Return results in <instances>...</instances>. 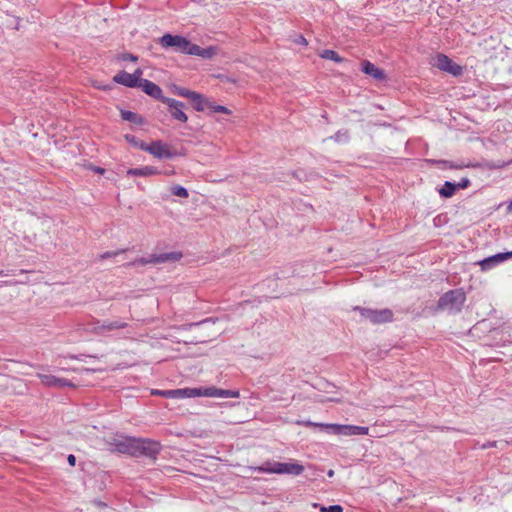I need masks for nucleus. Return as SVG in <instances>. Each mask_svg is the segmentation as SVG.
<instances>
[{"instance_id":"obj_22","label":"nucleus","mask_w":512,"mask_h":512,"mask_svg":"<svg viewBox=\"0 0 512 512\" xmlns=\"http://www.w3.org/2000/svg\"><path fill=\"white\" fill-rule=\"evenodd\" d=\"M125 327H127V323L124 321H121V320H113V321L106 320L101 325V329L108 330V331H111L114 329L125 328Z\"/></svg>"},{"instance_id":"obj_34","label":"nucleus","mask_w":512,"mask_h":512,"mask_svg":"<svg viewBox=\"0 0 512 512\" xmlns=\"http://www.w3.org/2000/svg\"><path fill=\"white\" fill-rule=\"evenodd\" d=\"M470 185V180L468 178H462L458 183H456L457 190L458 189H466Z\"/></svg>"},{"instance_id":"obj_8","label":"nucleus","mask_w":512,"mask_h":512,"mask_svg":"<svg viewBox=\"0 0 512 512\" xmlns=\"http://www.w3.org/2000/svg\"><path fill=\"white\" fill-rule=\"evenodd\" d=\"M433 66L438 69L448 72L453 76H459L463 72V68L454 63L448 56L444 54H437L433 60Z\"/></svg>"},{"instance_id":"obj_21","label":"nucleus","mask_w":512,"mask_h":512,"mask_svg":"<svg viewBox=\"0 0 512 512\" xmlns=\"http://www.w3.org/2000/svg\"><path fill=\"white\" fill-rule=\"evenodd\" d=\"M121 117L123 120L132 122L137 125H142L145 122L142 116L128 110H122Z\"/></svg>"},{"instance_id":"obj_33","label":"nucleus","mask_w":512,"mask_h":512,"mask_svg":"<svg viewBox=\"0 0 512 512\" xmlns=\"http://www.w3.org/2000/svg\"><path fill=\"white\" fill-rule=\"evenodd\" d=\"M132 76L135 78L136 82L140 85L141 82L144 80L142 78L143 70L141 68H137L133 73H131Z\"/></svg>"},{"instance_id":"obj_12","label":"nucleus","mask_w":512,"mask_h":512,"mask_svg":"<svg viewBox=\"0 0 512 512\" xmlns=\"http://www.w3.org/2000/svg\"><path fill=\"white\" fill-rule=\"evenodd\" d=\"M512 257V252L498 253L490 256L479 262V265L483 271H487L495 267L496 265L503 263Z\"/></svg>"},{"instance_id":"obj_26","label":"nucleus","mask_w":512,"mask_h":512,"mask_svg":"<svg viewBox=\"0 0 512 512\" xmlns=\"http://www.w3.org/2000/svg\"><path fill=\"white\" fill-rule=\"evenodd\" d=\"M175 92H176L177 95L185 97V98H188V99H194V98L197 99L198 98V93L197 92L188 90V89L183 88V87H177Z\"/></svg>"},{"instance_id":"obj_17","label":"nucleus","mask_w":512,"mask_h":512,"mask_svg":"<svg viewBox=\"0 0 512 512\" xmlns=\"http://www.w3.org/2000/svg\"><path fill=\"white\" fill-rule=\"evenodd\" d=\"M362 71L367 74V75H370L371 77H373L374 79L376 80H384L385 79V73L382 69H379L378 67H376L373 63H371L370 61H363L362 63Z\"/></svg>"},{"instance_id":"obj_45","label":"nucleus","mask_w":512,"mask_h":512,"mask_svg":"<svg viewBox=\"0 0 512 512\" xmlns=\"http://www.w3.org/2000/svg\"><path fill=\"white\" fill-rule=\"evenodd\" d=\"M97 172H103V169L98 168V169H97Z\"/></svg>"},{"instance_id":"obj_15","label":"nucleus","mask_w":512,"mask_h":512,"mask_svg":"<svg viewBox=\"0 0 512 512\" xmlns=\"http://www.w3.org/2000/svg\"><path fill=\"white\" fill-rule=\"evenodd\" d=\"M136 438L125 437L115 441V448L121 453L136 455Z\"/></svg>"},{"instance_id":"obj_6","label":"nucleus","mask_w":512,"mask_h":512,"mask_svg":"<svg viewBox=\"0 0 512 512\" xmlns=\"http://www.w3.org/2000/svg\"><path fill=\"white\" fill-rule=\"evenodd\" d=\"M182 258L181 252H167V253H160V254H152L147 258H138L134 260L133 262L129 263V266H135V265H147V264H159V263H165V262H175Z\"/></svg>"},{"instance_id":"obj_19","label":"nucleus","mask_w":512,"mask_h":512,"mask_svg":"<svg viewBox=\"0 0 512 512\" xmlns=\"http://www.w3.org/2000/svg\"><path fill=\"white\" fill-rule=\"evenodd\" d=\"M190 55L200 56L204 59H211L216 55V48H201L200 46L193 44V47L190 49Z\"/></svg>"},{"instance_id":"obj_7","label":"nucleus","mask_w":512,"mask_h":512,"mask_svg":"<svg viewBox=\"0 0 512 512\" xmlns=\"http://www.w3.org/2000/svg\"><path fill=\"white\" fill-rule=\"evenodd\" d=\"M140 149L150 153L158 159H170L174 156L169 145L162 141H153L150 144L141 143Z\"/></svg>"},{"instance_id":"obj_13","label":"nucleus","mask_w":512,"mask_h":512,"mask_svg":"<svg viewBox=\"0 0 512 512\" xmlns=\"http://www.w3.org/2000/svg\"><path fill=\"white\" fill-rule=\"evenodd\" d=\"M144 93L149 95L150 97L159 100L163 103V99L167 97L163 96L162 89L155 83L149 80H143L139 87Z\"/></svg>"},{"instance_id":"obj_25","label":"nucleus","mask_w":512,"mask_h":512,"mask_svg":"<svg viewBox=\"0 0 512 512\" xmlns=\"http://www.w3.org/2000/svg\"><path fill=\"white\" fill-rule=\"evenodd\" d=\"M313 507L318 508L320 512H343V507L341 505L323 506L318 503H314Z\"/></svg>"},{"instance_id":"obj_10","label":"nucleus","mask_w":512,"mask_h":512,"mask_svg":"<svg viewBox=\"0 0 512 512\" xmlns=\"http://www.w3.org/2000/svg\"><path fill=\"white\" fill-rule=\"evenodd\" d=\"M163 103L169 108L171 116L182 123L187 122L188 117L184 112L185 104L173 98L163 99Z\"/></svg>"},{"instance_id":"obj_42","label":"nucleus","mask_w":512,"mask_h":512,"mask_svg":"<svg viewBox=\"0 0 512 512\" xmlns=\"http://www.w3.org/2000/svg\"><path fill=\"white\" fill-rule=\"evenodd\" d=\"M333 475H334V471H333V470H329V471H328V476H329V477H332Z\"/></svg>"},{"instance_id":"obj_27","label":"nucleus","mask_w":512,"mask_h":512,"mask_svg":"<svg viewBox=\"0 0 512 512\" xmlns=\"http://www.w3.org/2000/svg\"><path fill=\"white\" fill-rule=\"evenodd\" d=\"M193 103H194V107L197 111H204L205 109V106L207 105L208 106V103L207 101L205 100V98L198 93V98L197 99H190Z\"/></svg>"},{"instance_id":"obj_11","label":"nucleus","mask_w":512,"mask_h":512,"mask_svg":"<svg viewBox=\"0 0 512 512\" xmlns=\"http://www.w3.org/2000/svg\"><path fill=\"white\" fill-rule=\"evenodd\" d=\"M41 383L47 387H74V384L65 378H58L51 374L37 373Z\"/></svg>"},{"instance_id":"obj_5","label":"nucleus","mask_w":512,"mask_h":512,"mask_svg":"<svg viewBox=\"0 0 512 512\" xmlns=\"http://www.w3.org/2000/svg\"><path fill=\"white\" fill-rule=\"evenodd\" d=\"M355 310H358L363 318L373 324H382L393 320V312L388 308L377 310L356 307Z\"/></svg>"},{"instance_id":"obj_40","label":"nucleus","mask_w":512,"mask_h":512,"mask_svg":"<svg viewBox=\"0 0 512 512\" xmlns=\"http://www.w3.org/2000/svg\"><path fill=\"white\" fill-rule=\"evenodd\" d=\"M68 460V463L71 465V466H75L76 464V457L72 454H70L67 458Z\"/></svg>"},{"instance_id":"obj_31","label":"nucleus","mask_w":512,"mask_h":512,"mask_svg":"<svg viewBox=\"0 0 512 512\" xmlns=\"http://www.w3.org/2000/svg\"><path fill=\"white\" fill-rule=\"evenodd\" d=\"M208 107L213 112H219V113H225V114H229L230 113V110L228 108H226L225 106L215 105V104L208 103Z\"/></svg>"},{"instance_id":"obj_2","label":"nucleus","mask_w":512,"mask_h":512,"mask_svg":"<svg viewBox=\"0 0 512 512\" xmlns=\"http://www.w3.org/2000/svg\"><path fill=\"white\" fill-rule=\"evenodd\" d=\"M465 300V293L461 289L450 290L440 297L438 308L454 314L461 310Z\"/></svg>"},{"instance_id":"obj_39","label":"nucleus","mask_w":512,"mask_h":512,"mask_svg":"<svg viewBox=\"0 0 512 512\" xmlns=\"http://www.w3.org/2000/svg\"><path fill=\"white\" fill-rule=\"evenodd\" d=\"M118 254H119V252H105V253H104V254H102L100 257H101L102 259H104V258H108V257L116 256V255H118Z\"/></svg>"},{"instance_id":"obj_35","label":"nucleus","mask_w":512,"mask_h":512,"mask_svg":"<svg viewBox=\"0 0 512 512\" xmlns=\"http://www.w3.org/2000/svg\"><path fill=\"white\" fill-rule=\"evenodd\" d=\"M122 60L124 61H132V62H135L137 61L138 57L133 55V54H130V53H125L121 56Z\"/></svg>"},{"instance_id":"obj_43","label":"nucleus","mask_w":512,"mask_h":512,"mask_svg":"<svg viewBox=\"0 0 512 512\" xmlns=\"http://www.w3.org/2000/svg\"><path fill=\"white\" fill-rule=\"evenodd\" d=\"M161 392H162V391H160V390H156V391H155V392H153V393H154V394H156V395H161Z\"/></svg>"},{"instance_id":"obj_20","label":"nucleus","mask_w":512,"mask_h":512,"mask_svg":"<svg viewBox=\"0 0 512 512\" xmlns=\"http://www.w3.org/2000/svg\"><path fill=\"white\" fill-rule=\"evenodd\" d=\"M457 191L456 183L446 181L441 188L438 189V193L442 198H450Z\"/></svg>"},{"instance_id":"obj_30","label":"nucleus","mask_w":512,"mask_h":512,"mask_svg":"<svg viewBox=\"0 0 512 512\" xmlns=\"http://www.w3.org/2000/svg\"><path fill=\"white\" fill-rule=\"evenodd\" d=\"M331 139L338 143H346L349 140V134L346 130L338 131L334 136L331 137Z\"/></svg>"},{"instance_id":"obj_41","label":"nucleus","mask_w":512,"mask_h":512,"mask_svg":"<svg viewBox=\"0 0 512 512\" xmlns=\"http://www.w3.org/2000/svg\"><path fill=\"white\" fill-rule=\"evenodd\" d=\"M210 321H211V319H205V320L200 321V322H198V323H192V324L186 325L185 327L198 326V325H201V324H204V323L210 322Z\"/></svg>"},{"instance_id":"obj_4","label":"nucleus","mask_w":512,"mask_h":512,"mask_svg":"<svg viewBox=\"0 0 512 512\" xmlns=\"http://www.w3.org/2000/svg\"><path fill=\"white\" fill-rule=\"evenodd\" d=\"M159 44L163 48H174L175 51L190 55V49L193 43L180 35L164 34L159 39Z\"/></svg>"},{"instance_id":"obj_18","label":"nucleus","mask_w":512,"mask_h":512,"mask_svg":"<svg viewBox=\"0 0 512 512\" xmlns=\"http://www.w3.org/2000/svg\"><path fill=\"white\" fill-rule=\"evenodd\" d=\"M159 170L153 166H144L140 168H131L127 171L130 176L148 177L159 174Z\"/></svg>"},{"instance_id":"obj_32","label":"nucleus","mask_w":512,"mask_h":512,"mask_svg":"<svg viewBox=\"0 0 512 512\" xmlns=\"http://www.w3.org/2000/svg\"><path fill=\"white\" fill-rule=\"evenodd\" d=\"M125 139L127 140V142H129L130 144H132L134 147H137L140 149V144L141 143H144L143 141L137 139L134 135H125Z\"/></svg>"},{"instance_id":"obj_16","label":"nucleus","mask_w":512,"mask_h":512,"mask_svg":"<svg viewBox=\"0 0 512 512\" xmlns=\"http://www.w3.org/2000/svg\"><path fill=\"white\" fill-rule=\"evenodd\" d=\"M113 81L117 84L123 85L128 88H138L139 84L131 73L120 71L113 77Z\"/></svg>"},{"instance_id":"obj_37","label":"nucleus","mask_w":512,"mask_h":512,"mask_svg":"<svg viewBox=\"0 0 512 512\" xmlns=\"http://www.w3.org/2000/svg\"><path fill=\"white\" fill-rule=\"evenodd\" d=\"M441 163L445 164V166L450 169H460V168L464 167L463 165L454 164V163H451L448 161H442Z\"/></svg>"},{"instance_id":"obj_29","label":"nucleus","mask_w":512,"mask_h":512,"mask_svg":"<svg viewBox=\"0 0 512 512\" xmlns=\"http://www.w3.org/2000/svg\"><path fill=\"white\" fill-rule=\"evenodd\" d=\"M171 193L181 198H187L189 196L187 189L180 185L173 186L171 188Z\"/></svg>"},{"instance_id":"obj_36","label":"nucleus","mask_w":512,"mask_h":512,"mask_svg":"<svg viewBox=\"0 0 512 512\" xmlns=\"http://www.w3.org/2000/svg\"><path fill=\"white\" fill-rule=\"evenodd\" d=\"M294 42L299 45L306 46L308 44L307 40L302 35H297L294 39Z\"/></svg>"},{"instance_id":"obj_44","label":"nucleus","mask_w":512,"mask_h":512,"mask_svg":"<svg viewBox=\"0 0 512 512\" xmlns=\"http://www.w3.org/2000/svg\"><path fill=\"white\" fill-rule=\"evenodd\" d=\"M508 210L509 211H512V201L510 202L509 206H508Z\"/></svg>"},{"instance_id":"obj_24","label":"nucleus","mask_w":512,"mask_h":512,"mask_svg":"<svg viewBox=\"0 0 512 512\" xmlns=\"http://www.w3.org/2000/svg\"><path fill=\"white\" fill-rule=\"evenodd\" d=\"M320 56L323 59L332 60L337 63L342 62V58L334 50H329V49L323 50V52L320 54Z\"/></svg>"},{"instance_id":"obj_3","label":"nucleus","mask_w":512,"mask_h":512,"mask_svg":"<svg viewBox=\"0 0 512 512\" xmlns=\"http://www.w3.org/2000/svg\"><path fill=\"white\" fill-rule=\"evenodd\" d=\"M321 428L328 430L330 433L335 435L342 436H358V435H368L369 428L365 426H357V425H342V424H324L319 423L315 424Z\"/></svg>"},{"instance_id":"obj_1","label":"nucleus","mask_w":512,"mask_h":512,"mask_svg":"<svg viewBox=\"0 0 512 512\" xmlns=\"http://www.w3.org/2000/svg\"><path fill=\"white\" fill-rule=\"evenodd\" d=\"M262 473L288 474L298 476L303 473L304 467L294 461L291 462H265L261 466L252 468Z\"/></svg>"},{"instance_id":"obj_23","label":"nucleus","mask_w":512,"mask_h":512,"mask_svg":"<svg viewBox=\"0 0 512 512\" xmlns=\"http://www.w3.org/2000/svg\"><path fill=\"white\" fill-rule=\"evenodd\" d=\"M204 390L205 387H199V388H183L182 389V395L183 398H193V397H204Z\"/></svg>"},{"instance_id":"obj_28","label":"nucleus","mask_w":512,"mask_h":512,"mask_svg":"<svg viewBox=\"0 0 512 512\" xmlns=\"http://www.w3.org/2000/svg\"><path fill=\"white\" fill-rule=\"evenodd\" d=\"M161 396L171 399L183 398L182 389L162 390Z\"/></svg>"},{"instance_id":"obj_38","label":"nucleus","mask_w":512,"mask_h":512,"mask_svg":"<svg viewBox=\"0 0 512 512\" xmlns=\"http://www.w3.org/2000/svg\"><path fill=\"white\" fill-rule=\"evenodd\" d=\"M497 441H488L480 446L481 449H488L491 447H497Z\"/></svg>"},{"instance_id":"obj_14","label":"nucleus","mask_w":512,"mask_h":512,"mask_svg":"<svg viewBox=\"0 0 512 512\" xmlns=\"http://www.w3.org/2000/svg\"><path fill=\"white\" fill-rule=\"evenodd\" d=\"M240 396L237 390H226L216 387H205L204 397H216V398H238Z\"/></svg>"},{"instance_id":"obj_9","label":"nucleus","mask_w":512,"mask_h":512,"mask_svg":"<svg viewBox=\"0 0 512 512\" xmlns=\"http://www.w3.org/2000/svg\"><path fill=\"white\" fill-rule=\"evenodd\" d=\"M136 454L155 457L160 451V444L149 439L136 438Z\"/></svg>"}]
</instances>
